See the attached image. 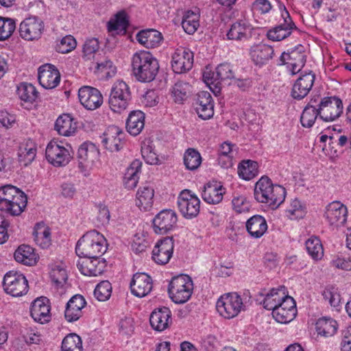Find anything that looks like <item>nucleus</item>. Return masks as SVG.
<instances>
[{"instance_id": "nucleus-7", "label": "nucleus", "mask_w": 351, "mask_h": 351, "mask_svg": "<svg viewBox=\"0 0 351 351\" xmlns=\"http://www.w3.org/2000/svg\"><path fill=\"white\" fill-rule=\"evenodd\" d=\"M216 308L218 313L226 319H232L244 310L241 296L237 293H228L221 295L217 300Z\"/></svg>"}, {"instance_id": "nucleus-24", "label": "nucleus", "mask_w": 351, "mask_h": 351, "mask_svg": "<svg viewBox=\"0 0 351 351\" xmlns=\"http://www.w3.org/2000/svg\"><path fill=\"white\" fill-rule=\"evenodd\" d=\"M49 300L45 297L36 298L32 304L30 314L34 320L41 324L49 322L51 319Z\"/></svg>"}, {"instance_id": "nucleus-5", "label": "nucleus", "mask_w": 351, "mask_h": 351, "mask_svg": "<svg viewBox=\"0 0 351 351\" xmlns=\"http://www.w3.org/2000/svg\"><path fill=\"white\" fill-rule=\"evenodd\" d=\"M193 290V281L190 276L181 274L172 278L168 287V292L173 302L183 304L189 300Z\"/></svg>"}, {"instance_id": "nucleus-38", "label": "nucleus", "mask_w": 351, "mask_h": 351, "mask_svg": "<svg viewBox=\"0 0 351 351\" xmlns=\"http://www.w3.org/2000/svg\"><path fill=\"white\" fill-rule=\"evenodd\" d=\"M14 259L25 265L32 266L38 261V256L34 248L29 245H20L14 252Z\"/></svg>"}, {"instance_id": "nucleus-63", "label": "nucleus", "mask_w": 351, "mask_h": 351, "mask_svg": "<svg viewBox=\"0 0 351 351\" xmlns=\"http://www.w3.org/2000/svg\"><path fill=\"white\" fill-rule=\"evenodd\" d=\"M92 63L95 65V69L97 71L101 72L110 69L112 67V62L100 54V56L95 57Z\"/></svg>"}, {"instance_id": "nucleus-2", "label": "nucleus", "mask_w": 351, "mask_h": 351, "mask_svg": "<svg viewBox=\"0 0 351 351\" xmlns=\"http://www.w3.org/2000/svg\"><path fill=\"white\" fill-rule=\"evenodd\" d=\"M27 203L26 195L17 187L11 184L0 186V210L12 216H19Z\"/></svg>"}, {"instance_id": "nucleus-32", "label": "nucleus", "mask_w": 351, "mask_h": 351, "mask_svg": "<svg viewBox=\"0 0 351 351\" xmlns=\"http://www.w3.org/2000/svg\"><path fill=\"white\" fill-rule=\"evenodd\" d=\"M137 41L147 49L158 47L162 40L160 32L154 29L141 30L136 36Z\"/></svg>"}, {"instance_id": "nucleus-23", "label": "nucleus", "mask_w": 351, "mask_h": 351, "mask_svg": "<svg viewBox=\"0 0 351 351\" xmlns=\"http://www.w3.org/2000/svg\"><path fill=\"white\" fill-rule=\"evenodd\" d=\"M249 53L254 64L261 67L273 58L274 49L271 46L261 43L251 46Z\"/></svg>"}, {"instance_id": "nucleus-46", "label": "nucleus", "mask_w": 351, "mask_h": 351, "mask_svg": "<svg viewBox=\"0 0 351 351\" xmlns=\"http://www.w3.org/2000/svg\"><path fill=\"white\" fill-rule=\"evenodd\" d=\"M191 92V86L184 82H176L171 88V96L176 103L181 104L185 101Z\"/></svg>"}, {"instance_id": "nucleus-4", "label": "nucleus", "mask_w": 351, "mask_h": 351, "mask_svg": "<svg viewBox=\"0 0 351 351\" xmlns=\"http://www.w3.org/2000/svg\"><path fill=\"white\" fill-rule=\"evenodd\" d=\"M106 250L105 237L95 230L84 234L75 247V252L78 256L89 258H101Z\"/></svg>"}, {"instance_id": "nucleus-3", "label": "nucleus", "mask_w": 351, "mask_h": 351, "mask_svg": "<svg viewBox=\"0 0 351 351\" xmlns=\"http://www.w3.org/2000/svg\"><path fill=\"white\" fill-rule=\"evenodd\" d=\"M132 66L134 75L142 82L153 81L159 70L158 60L147 51L135 53L132 57Z\"/></svg>"}, {"instance_id": "nucleus-57", "label": "nucleus", "mask_w": 351, "mask_h": 351, "mask_svg": "<svg viewBox=\"0 0 351 351\" xmlns=\"http://www.w3.org/2000/svg\"><path fill=\"white\" fill-rule=\"evenodd\" d=\"M15 29L16 23L14 19L0 16V40L9 38Z\"/></svg>"}, {"instance_id": "nucleus-43", "label": "nucleus", "mask_w": 351, "mask_h": 351, "mask_svg": "<svg viewBox=\"0 0 351 351\" xmlns=\"http://www.w3.org/2000/svg\"><path fill=\"white\" fill-rule=\"evenodd\" d=\"M19 159L24 166H27L35 158L36 156V147L32 141L21 145L19 150Z\"/></svg>"}, {"instance_id": "nucleus-53", "label": "nucleus", "mask_w": 351, "mask_h": 351, "mask_svg": "<svg viewBox=\"0 0 351 351\" xmlns=\"http://www.w3.org/2000/svg\"><path fill=\"white\" fill-rule=\"evenodd\" d=\"M184 163L186 169L189 170L197 169L202 163L200 154L195 149H188L184 155Z\"/></svg>"}, {"instance_id": "nucleus-18", "label": "nucleus", "mask_w": 351, "mask_h": 351, "mask_svg": "<svg viewBox=\"0 0 351 351\" xmlns=\"http://www.w3.org/2000/svg\"><path fill=\"white\" fill-rule=\"evenodd\" d=\"M78 97L81 104L88 110H93L103 104V96L96 88L84 86L78 90Z\"/></svg>"}, {"instance_id": "nucleus-50", "label": "nucleus", "mask_w": 351, "mask_h": 351, "mask_svg": "<svg viewBox=\"0 0 351 351\" xmlns=\"http://www.w3.org/2000/svg\"><path fill=\"white\" fill-rule=\"evenodd\" d=\"M61 351H82L81 337L75 333L67 335L62 341Z\"/></svg>"}, {"instance_id": "nucleus-8", "label": "nucleus", "mask_w": 351, "mask_h": 351, "mask_svg": "<svg viewBox=\"0 0 351 351\" xmlns=\"http://www.w3.org/2000/svg\"><path fill=\"white\" fill-rule=\"evenodd\" d=\"M282 19L278 24L268 30L267 36L273 41H280L289 37L293 32H299L300 30L291 18L289 13L284 7L281 14Z\"/></svg>"}, {"instance_id": "nucleus-31", "label": "nucleus", "mask_w": 351, "mask_h": 351, "mask_svg": "<svg viewBox=\"0 0 351 351\" xmlns=\"http://www.w3.org/2000/svg\"><path fill=\"white\" fill-rule=\"evenodd\" d=\"M226 193V189L217 182L207 183L202 192L203 200L209 204H217L220 203L223 195Z\"/></svg>"}, {"instance_id": "nucleus-58", "label": "nucleus", "mask_w": 351, "mask_h": 351, "mask_svg": "<svg viewBox=\"0 0 351 351\" xmlns=\"http://www.w3.org/2000/svg\"><path fill=\"white\" fill-rule=\"evenodd\" d=\"M111 293L112 285L107 280L99 283L94 291V295L99 301H106L108 300Z\"/></svg>"}, {"instance_id": "nucleus-22", "label": "nucleus", "mask_w": 351, "mask_h": 351, "mask_svg": "<svg viewBox=\"0 0 351 351\" xmlns=\"http://www.w3.org/2000/svg\"><path fill=\"white\" fill-rule=\"evenodd\" d=\"M195 110L199 117L207 120L214 114V102L211 95L208 91H202L197 95Z\"/></svg>"}, {"instance_id": "nucleus-44", "label": "nucleus", "mask_w": 351, "mask_h": 351, "mask_svg": "<svg viewBox=\"0 0 351 351\" xmlns=\"http://www.w3.org/2000/svg\"><path fill=\"white\" fill-rule=\"evenodd\" d=\"M34 240L40 247L47 248L51 245V232L49 228L38 224L33 232Z\"/></svg>"}, {"instance_id": "nucleus-26", "label": "nucleus", "mask_w": 351, "mask_h": 351, "mask_svg": "<svg viewBox=\"0 0 351 351\" xmlns=\"http://www.w3.org/2000/svg\"><path fill=\"white\" fill-rule=\"evenodd\" d=\"M101 143L110 152H118L124 145V132L117 126H112L104 134Z\"/></svg>"}, {"instance_id": "nucleus-17", "label": "nucleus", "mask_w": 351, "mask_h": 351, "mask_svg": "<svg viewBox=\"0 0 351 351\" xmlns=\"http://www.w3.org/2000/svg\"><path fill=\"white\" fill-rule=\"evenodd\" d=\"M347 213L346 206L339 201H335L326 207L324 217L330 226L337 228L344 224Z\"/></svg>"}, {"instance_id": "nucleus-52", "label": "nucleus", "mask_w": 351, "mask_h": 351, "mask_svg": "<svg viewBox=\"0 0 351 351\" xmlns=\"http://www.w3.org/2000/svg\"><path fill=\"white\" fill-rule=\"evenodd\" d=\"M50 276L53 282L58 287H62L67 280V273L64 263H56L51 267Z\"/></svg>"}, {"instance_id": "nucleus-39", "label": "nucleus", "mask_w": 351, "mask_h": 351, "mask_svg": "<svg viewBox=\"0 0 351 351\" xmlns=\"http://www.w3.org/2000/svg\"><path fill=\"white\" fill-rule=\"evenodd\" d=\"M306 58L304 47L301 45H298L294 49L290 51L288 64L291 67V71L292 74H296L301 71L305 65Z\"/></svg>"}, {"instance_id": "nucleus-45", "label": "nucleus", "mask_w": 351, "mask_h": 351, "mask_svg": "<svg viewBox=\"0 0 351 351\" xmlns=\"http://www.w3.org/2000/svg\"><path fill=\"white\" fill-rule=\"evenodd\" d=\"M238 174L245 180H250L258 174V163L251 160H243L238 166Z\"/></svg>"}, {"instance_id": "nucleus-10", "label": "nucleus", "mask_w": 351, "mask_h": 351, "mask_svg": "<svg viewBox=\"0 0 351 351\" xmlns=\"http://www.w3.org/2000/svg\"><path fill=\"white\" fill-rule=\"evenodd\" d=\"M180 212L186 219L195 217L199 213L200 200L189 190L182 191L177 201Z\"/></svg>"}, {"instance_id": "nucleus-47", "label": "nucleus", "mask_w": 351, "mask_h": 351, "mask_svg": "<svg viewBox=\"0 0 351 351\" xmlns=\"http://www.w3.org/2000/svg\"><path fill=\"white\" fill-rule=\"evenodd\" d=\"M305 245L308 254L313 260L322 259L324 256V248L319 238L311 237L306 241Z\"/></svg>"}, {"instance_id": "nucleus-35", "label": "nucleus", "mask_w": 351, "mask_h": 351, "mask_svg": "<svg viewBox=\"0 0 351 351\" xmlns=\"http://www.w3.org/2000/svg\"><path fill=\"white\" fill-rule=\"evenodd\" d=\"M245 226L249 234L255 239L261 238L268 228L265 219L258 215L250 217L246 221Z\"/></svg>"}, {"instance_id": "nucleus-9", "label": "nucleus", "mask_w": 351, "mask_h": 351, "mask_svg": "<svg viewBox=\"0 0 351 351\" xmlns=\"http://www.w3.org/2000/svg\"><path fill=\"white\" fill-rule=\"evenodd\" d=\"M3 286L5 291L14 297L25 295L28 291V282L25 276L14 271H10L5 274Z\"/></svg>"}, {"instance_id": "nucleus-28", "label": "nucleus", "mask_w": 351, "mask_h": 351, "mask_svg": "<svg viewBox=\"0 0 351 351\" xmlns=\"http://www.w3.org/2000/svg\"><path fill=\"white\" fill-rule=\"evenodd\" d=\"M203 77L207 84L217 85L220 81L233 78L234 72L230 64L223 63L215 71H204Z\"/></svg>"}, {"instance_id": "nucleus-49", "label": "nucleus", "mask_w": 351, "mask_h": 351, "mask_svg": "<svg viewBox=\"0 0 351 351\" xmlns=\"http://www.w3.org/2000/svg\"><path fill=\"white\" fill-rule=\"evenodd\" d=\"M17 95L19 98L26 102H33L38 97V92L35 86L29 83H21L17 87Z\"/></svg>"}, {"instance_id": "nucleus-15", "label": "nucleus", "mask_w": 351, "mask_h": 351, "mask_svg": "<svg viewBox=\"0 0 351 351\" xmlns=\"http://www.w3.org/2000/svg\"><path fill=\"white\" fill-rule=\"evenodd\" d=\"M193 65V53L189 49L178 48L171 56V67L176 73H184L190 71Z\"/></svg>"}, {"instance_id": "nucleus-27", "label": "nucleus", "mask_w": 351, "mask_h": 351, "mask_svg": "<svg viewBox=\"0 0 351 351\" xmlns=\"http://www.w3.org/2000/svg\"><path fill=\"white\" fill-rule=\"evenodd\" d=\"M86 259L77 263V267L84 276H97L103 274L106 263L104 258H86Z\"/></svg>"}, {"instance_id": "nucleus-64", "label": "nucleus", "mask_w": 351, "mask_h": 351, "mask_svg": "<svg viewBox=\"0 0 351 351\" xmlns=\"http://www.w3.org/2000/svg\"><path fill=\"white\" fill-rule=\"evenodd\" d=\"M286 288L284 286L279 287L278 289H272L267 294L270 297H273L277 303H282L287 298H291L286 294Z\"/></svg>"}, {"instance_id": "nucleus-59", "label": "nucleus", "mask_w": 351, "mask_h": 351, "mask_svg": "<svg viewBox=\"0 0 351 351\" xmlns=\"http://www.w3.org/2000/svg\"><path fill=\"white\" fill-rule=\"evenodd\" d=\"M288 216L291 219H302L306 214L305 207L302 204L300 200L295 199L287 210Z\"/></svg>"}, {"instance_id": "nucleus-34", "label": "nucleus", "mask_w": 351, "mask_h": 351, "mask_svg": "<svg viewBox=\"0 0 351 351\" xmlns=\"http://www.w3.org/2000/svg\"><path fill=\"white\" fill-rule=\"evenodd\" d=\"M237 154V145L229 142L223 143L218 151V162L223 168L232 167L233 160Z\"/></svg>"}, {"instance_id": "nucleus-20", "label": "nucleus", "mask_w": 351, "mask_h": 351, "mask_svg": "<svg viewBox=\"0 0 351 351\" xmlns=\"http://www.w3.org/2000/svg\"><path fill=\"white\" fill-rule=\"evenodd\" d=\"M296 315V304L293 298H287L272 311L273 317L281 324L289 323L295 317Z\"/></svg>"}, {"instance_id": "nucleus-62", "label": "nucleus", "mask_w": 351, "mask_h": 351, "mask_svg": "<svg viewBox=\"0 0 351 351\" xmlns=\"http://www.w3.org/2000/svg\"><path fill=\"white\" fill-rule=\"evenodd\" d=\"M233 209L239 213L249 210L250 205L244 196H234L232 200Z\"/></svg>"}, {"instance_id": "nucleus-54", "label": "nucleus", "mask_w": 351, "mask_h": 351, "mask_svg": "<svg viewBox=\"0 0 351 351\" xmlns=\"http://www.w3.org/2000/svg\"><path fill=\"white\" fill-rule=\"evenodd\" d=\"M182 26L189 34H193L199 27V16L191 11H188L184 15Z\"/></svg>"}, {"instance_id": "nucleus-6", "label": "nucleus", "mask_w": 351, "mask_h": 351, "mask_svg": "<svg viewBox=\"0 0 351 351\" xmlns=\"http://www.w3.org/2000/svg\"><path fill=\"white\" fill-rule=\"evenodd\" d=\"M131 100V92L128 85L123 81H117L111 88L108 104L114 112L121 113L128 106Z\"/></svg>"}, {"instance_id": "nucleus-16", "label": "nucleus", "mask_w": 351, "mask_h": 351, "mask_svg": "<svg viewBox=\"0 0 351 351\" xmlns=\"http://www.w3.org/2000/svg\"><path fill=\"white\" fill-rule=\"evenodd\" d=\"M174 241L172 237H167L158 241L152 250V259L158 265L168 263L172 257Z\"/></svg>"}, {"instance_id": "nucleus-33", "label": "nucleus", "mask_w": 351, "mask_h": 351, "mask_svg": "<svg viewBox=\"0 0 351 351\" xmlns=\"http://www.w3.org/2000/svg\"><path fill=\"white\" fill-rule=\"evenodd\" d=\"M142 162L140 160H134L127 168L123 176V185L128 190L134 189L138 182L141 172Z\"/></svg>"}, {"instance_id": "nucleus-11", "label": "nucleus", "mask_w": 351, "mask_h": 351, "mask_svg": "<svg viewBox=\"0 0 351 351\" xmlns=\"http://www.w3.org/2000/svg\"><path fill=\"white\" fill-rule=\"evenodd\" d=\"M65 147L62 142L52 141L47 146L45 155L47 160L56 167L64 166L71 158V147Z\"/></svg>"}, {"instance_id": "nucleus-1", "label": "nucleus", "mask_w": 351, "mask_h": 351, "mask_svg": "<svg viewBox=\"0 0 351 351\" xmlns=\"http://www.w3.org/2000/svg\"><path fill=\"white\" fill-rule=\"evenodd\" d=\"M254 195L258 202L267 204L274 209L285 201L286 190L280 185L274 184L267 176H263L255 184Z\"/></svg>"}, {"instance_id": "nucleus-19", "label": "nucleus", "mask_w": 351, "mask_h": 351, "mask_svg": "<svg viewBox=\"0 0 351 351\" xmlns=\"http://www.w3.org/2000/svg\"><path fill=\"white\" fill-rule=\"evenodd\" d=\"M38 79L40 84L46 89L56 88L60 83L59 71L51 64H45L38 69Z\"/></svg>"}, {"instance_id": "nucleus-13", "label": "nucleus", "mask_w": 351, "mask_h": 351, "mask_svg": "<svg viewBox=\"0 0 351 351\" xmlns=\"http://www.w3.org/2000/svg\"><path fill=\"white\" fill-rule=\"evenodd\" d=\"M177 221L178 217L174 210H162L153 219L154 232L160 234H167L176 228Z\"/></svg>"}, {"instance_id": "nucleus-29", "label": "nucleus", "mask_w": 351, "mask_h": 351, "mask_svg": "<svg viewBox=\"0 0 351 351\" xmlns=\"http://www.w3.org/2000/svg\"><path fill=\"white\" fill-rule=\"evenodd\" d=\"M149 322L155 330L160 332L165 330L171 322V311L165 306L156 308L150 315Z\"/></svg>"}, {"instance_id": "nucleus-41", "label": "nucleus", "mask_w": 351, "mask_h": 351, "mask_svg": "<svg viewBox=\"0 0 351 351\" xmlns=\"http://www.w3.org/2000/svg\"><path fill=\"white\" fill-rule=\"evenodd\" d=\"M154 191L152 187H140L136 193V205L143 210L152 206Z\"/></svg>"}, {"instance_id": "nucleus-14", "label": "nucleus", "mask_w": 351, "mask_h": 351, "mask_svg": "<svg viewBox=\"0 0 351 351\" xmlns=\"http://www.w3.org/2000/svg\"><path fill=\"white\" fill-rule=\"evenodd\" d=\"M43 30V21L34 16L25 18L19 25L20 36L26 40H38Z\"/></svg>"}, {"instance_id": "nucleus-56", "label": "nucleus", "mask_w": 351, "mask_h": 351, "mask_svg": "<svg viewBox=\"0 0 351 351\" xmlns=\"http://www.w3.org/2000/svg\"><path fill=\"white\" fill-rule=\"evenodd\" d=\"M319 111L318 108L306 106L300 117L302 125L304 128H311L317 116H319V112H318Z\"/></svg>"}, {"instance_id": "nucleus-37", "label": "nucleus", "mask_w": 351, "mask_h": 351, "mask_svg": "<svg viewBox=\"0 0 351 351\" xmlns=\"http://www.w3.org/2000/svg\"><path fill=\"white\" fill-rule=\"evenodd\" d=\"M98 155V151L92 143H84L77 150V158L80 165H92Z\"/></svg>"}, {"instance_id": "nucleus-21", "label": "nucleus", "mask_w": 351, "mask_h": 351, "mask_svg": "<svg viewBox=\"0 0 351 351\" xmlns=\"http://www.w3.org/2000/svg\"><path fill=\"white\" fill-rule=\"evenodd\" d=\"M130 287L134 295L143 298L147 295L153 288L152 279L145 273H136L134 274Z\"/></svg>"}, {"instance_id": "nucleus-55", "label": "nucleus", "mask_w": 351, "mask_h": 351, "mask_svg": "<svg viewBox=\"0 0 351 351\" xmlns=\"http://www.w3.org/2000/svg\"><path fill=\"white\" fill-rule=\"evenodd\" d=\"M128 26V21L124 12H119L116 15L114 21H110L108 24L109 32H116L117 33H125Z\"/></svg>"}, {"instance_id": "nucleus-60", "label": "nucleus", "mask_w": 351, "mask_h": 351, "mask_svg": "<svg viewBox=\"0 0 351 351\" xmlns=\"http://www.w3.org/2000/svg\"><path fill=\"white\" fill-rule=\"evenodd\" d=\"M322 296L331 306L337 307L341 301V296L335 287H327L322 292Z\"/></svg>"}, {"instance_id": "nucleus-48", "label": "nucleus", "mask_w": 351, "mask_h": 351, "mask_svg": "<svg viewBox=\"0 0 351 351\" xmlns=\"http://www.w3.org/2000/svg\"><path fill=\"white\" fill-rule=\"evenodd\" d=\"M250 30L249 25L243 21H239L233 23L227 33L230 40H240L247 37V32Z\"/></svg>"}, {"instance_id": "nucleus-12", "label": "nucleus", "mask_w": 351, "mask_h": 351, "mask_svg": "<svg viewBox=\"0 0 351 351\" xmlns=\"http://www.w3.org/2000/svg\"><path fill=\"white\" fill-rule=\"evenodd\" d=\"M319 117L324 121H332L343 112L341 100L336 97L323 98L319 103Z\"/></svg>"}, {"instance_id": "nucleus-25", "label": "nucleus", "mask_w": 351, "mask_h": 351, "mask_svg": "<svg viewBox=\"0 0 351 351\" xmlns=\"http://www.w3.org/2000/svg\"><path fill=\"white\" fill-rule=\"evenodd\" d=\"M315 79V75L312 71L302 75L293 86L291 90L293 98L297 100L304 98L311 90Z\"/></svg>"}, {"instance_id": "nucleus-42", "label": "nucleus", "mask_w": 351, "mask_h": 351, "mask_svg": "<svg viewBox=\"0 0 351 351\" xmlns=\"http://www.w3.org/2000/svg\"><path fill=\"white\" fill-rule=\"evenodd\" d=\"M337 322L330 317H323L316 322V330L318 335L324 337H331L337 330Z\"/></svg>"}, {"instance_id": "nucleus-51", "label": "nucleus", "mask_w": 351, "mask_h": 351, "mask_svg": "<svg viewBox=\"0 0 351 351\" xmlns=\"http://www.w3.org/2000/svg\"><path fill=\"white\" fill-rule=\"evenodd\" d=\"M99 41L97 38L87 39L83 47V58L85 60H94L95 57L100 56Z\"/></svg>"}, {"instance_id": "nucleus-30", "label": "nucleus", "mask_w": 351, "mask_h": 351, "mask_svg": "<svg viewBox=\"0 0 351 351\" xmlns=\"http://www.w3.org/2000/svg\"><path fill=\"white\" fill-rule=\"evenodd\" d=\"M86 302L84 297L77 294L73 295L66 303L64 317L69 322H73L78 320L82 315V309L85 306Z\"/></svg>"}, {"instance_id": "nucleus-61", "label": "nucleus", "mask_w": 351, "mask_h": 351, "mask_svg": "<svg viewBox=\"0 0 351 351\" xmlns=\"http://www.w3.org/2000/svg\"><path fill=\"white\" fill-rule=\"evenodd\" d=\"M76 47L75 39L71 35L66 36L61 39L57 45L56 50L61 53H66L75 49Z\"/></svg>"}, {"instance_id": "nucleus-40", "label": "nucleus", "mask_w": 351, "mask_h": 351, "mask_svg": "<svg viewBox=\"0 0 351 351\" xmlns=\"http://www.w3.org/2000/svg\"><path fill=\"white\" fill-rule=\"evenodd\" d=\"M55 129L59 134L69 136L75 133L76 123L73 122L69 114H64L57 119L55 123Z\"/></svg>"}, {"instance_id": "nucleus-36", "label": "nucleus", "mask_w": 351, "mask_h": 351, "mask_svg": "<svg viewBox=\"0 0 351 351\" xmlns=\"http://www.w3.org/2000/svg\"><path fill=\"white\" fill-rule=\"evenodd\" d=\"M145 126V114L140 110H134L129 114L126 121L127 131L132 136H137Z\"/></svg>"}]
</instances>
